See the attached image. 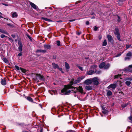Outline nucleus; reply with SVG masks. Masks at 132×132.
I'll list each match as a JSON object with an SVG mask.
<instances>
[{
    "instance_id": "f257e3e1",
    "label": "nucleus",
    "mask_w": 132,
    "mask_h": 132,
    "mask_svg": "<svg viewBox=\"0 0 132 132\" xmlns=\"http://www.w3.org/2000/svg\"><path fill=\"white\" fill-rule=\"evenodd\" d=\"M71 86L72 85L70 84L65 85L64 88L61 90V92L62 95H68L69 94L71 91L70 90H68L69 89H71V90L74 91L75 93L77 92V87H73Z\"/></svg>"
},
{
    "instance_id": "f03ea898",
    "label": "nucleus",
    "mask_w": 132,
    "mask_h": 132,
    "mask_svg": "<svg viewBox=\"0 0 132 132\" xmlns=\"http://www.w3.org/2000/svg\"><path fill=\"white\" fill-rule=\"evenodd\" d=\"M44 78L43 75L39 74H37L36 75L35 80L37 82H39L42 81H44Z\"/></svg>"
},
{
    "instance_id": "7ed1b4c3",
    "label": "nucleus",
    "mask_w": 132,
    "mask_h": 132,
    "mask_svg": "<svg viewBox=\"0 0 132 132\" xmlns=\"http://www.w3.org/2000/svg\"><path fill=\"white\" fill-rule=\"evenodd\" d=\"M115 31L114 32V34L116 35L117 36L118 39L119 41H121V40L120 38V35L118 29V28H116L115 29Z\"/></svg>"
},
{
    "instance_id": "20e7f679",
    "label": "nucleus",
    "mask_w": 132,
    "mask_h": 132,
    "mask_svg": "<svg viewBox=\"0 0 132 132\" xmlns=\"http://www.w3.org/2000/svg\"><path fill=\"white\" fill-rule=\"evenodd\" d=\"M98 80L97 78L94 77L92 79V82H93L94 84L95 85H98Z\"/></svg>"
},
{
    "instance_id": "39448f33",
    "label": "nucleus",
    "mask_w": 132,
    "mask_h": 132,
    "mask_svg": "<svg viewBox=\"0 0 132 132\" xmlns=\"http://www.w3.org/2000/svg\"><path fill=\"white\" fill-rule=\"evenodd\" d=\"M132 56L131 53L129 52L126 54V57L125 58V60H129L130 59V57Z\"/></svg>"
},
{
    "instance_id": "423d86ee",
    "label": "nucleus",
    "mask_w": 132,
    "mask_h": 132,
    "mask_svg": "<svg viewBox=\"0 0 132 132\" xmlns=\"http://www.w3.org/2000/svg\"><path fill=\"white\" fill-rule=\"evenodd\" d=\"M92 82V79H89L85 80L84 83L85 84L88 85L91 84Z\"/></svg>"
},
{
    "instance_id": "0eeeda50",
    "label": "nucleus",
    "mask_w": 132,
    "mask_h": 132,
    "mask_svg": "<svg viewBox=\"0 0 132 132\" xmlns=\"http://www.w3.org/2000/svg\"><path fill=\"white\" fill-rule=\"evenodd\" d=\"M116 87V84H111L107 88L110 89H111L112 88V89H114Z\"/></svg>"
},
{
    "instance_id": "6e6552de",
    "label": "nucleus",
    "mask_w": 132,
    "mask_h": 132,
    "mask_svg": "<svg viewBox=\"0 0 132 132\" xmlns=\"http://www.w3.org/2000/svg\"><path fill=\"white\" fill-rule=\"evenodd\" d=\"M11 15L12 17L13 18L17 17L18 15V13L16 12H11Z\"/></svg>"
},
{
    "instance_id": "1a4fd4ad",
    "label": "nucleus",
    "mask_w": 132,
    "mask_h": 132,
    "mask_svg": "<svg viewBox=\"0 0 132 132\" xmlns=\"http://www.w3.org/2000/svg\"><path fill=\"white\" fill-rule=\"evenodd\" d=\"M77 92L78 91L80 93H82L83 92V90L81 86H79L77 87Z\"/></svg>"
},
{
    "instance_id": "9d476101",
    "label": "nucleus",
    "mask_w": 132,
    "mask_h": 132,
    "mask_svg": "<svg viewBox=\"0 0 132 132\" xmlns=\"http://www.w3.org/2000/svg\"><path fill=\"white\" fill-rule=\"evenodd\" d=\"M79 82L78 81V80L77 79L76 80H75L74 81L72 80L70 82V84L71 85H72L73 84H76Z\"/></svg>"
},
{
    "instance_id": "9b49d317",
    "label": "nucleus",
    "mask_w": 132,
    "mask_h": 132,
    "mask_svg": "<svg viewBox=\"0 0 132 132\" xmlns=\"http://www.w3.org/2000/svg\"><path fill=\"white\" fill-rule=\"evenodd\" d=\"M19 47L18 49L21 52L22 51V44L20 42H18Z\"/></svg>"
},
{
    "instance_id": "f8f14e48",
    "label": "nucleus",
    "mask_w": 132,
    "mask_h": 132,
    "mask_svg": "<svg viewBox=\"0 0 132 132\" xmlns=\"http://www.w3.org/2000/svg\"><path fill=\"white\" fill-rule=\"evenodd\" d=\"M95 73L94 70H90L86 72V74L88 75H90L93 74Z\"/></svg>"
},
{
    "instance_id": "ddd939ff",
    "label": "nucleus",
    "mask_w": 132,
    "mask_h": 132,
    "mask_svg": "<svg viewBox=\"0 0 132 132\" xmlns=\"http://www.w3.org/2000/svg\"><path fill=\"white\" fill-rule=\"evenodd\" d=\"M30 5L34 9H37L38 8L36 6V5L33 3L30 2Z\"/></svg>"
},
{
    "instance_id": "4468645a",
    "label": "nucleus",
    "mask_w": 132,
    "mask_h": 132,
    "mask_svg": "<svg viewBox=\"0 0 132 132\" xmlns=\"http://www.w3.org/2000/svg\"><path fill=\"white\" fill-rule=\"evenodd\" d=\"M1 83L2 85H5L6 84V81L4 79H2Z\"/></svg>"
},
{
    "instance_id": "2eb2a0df",
    "label": "nucleus",
    "mask_w": 132,
    "mask_h": 132,
    "mask_svg": "<svg viewBox=\"0 0 132 132\" xmlns=\"http://www.w3.org/2000/svg\"><path fill=\"white\" fill-rule=\"evenodd\" d=\"M52 65H53V67L54 69H55L57 68H58V65L57 64H55V63H52Z\"/></svg>"
},
{
    "instance_id": "dca6fc26",
    "label": "nucleus",
    "mask_w": 132,
    "mask_h": 132,
    "mask_svg": "<svg viewBox=\"0 0 132 132\" xmlns=\"http://www.w3.org/2000/svg\"><path fill=\"white\" fill-rule=\"evenodd\" d=\"M46 52V51L45 50H36L37 53L42 52L45 53Z\"/></svg>"
},
{
    "instance_id": "f3484780",
    "label": "nucleus",
    "mask_w": 132,
    "mask_h": 132,
    "mask_svg": "<svg viewBox=\"0 0 132 132\" xmlns=\"http://www.w3.org/2000/svg\"><path fill=\"white\" fill-rule=\"evenodd\" d=\"M85 77V76H81L78 77L77 78V79L80 82L81 80L84 78Z\"/></svg>"
},
{
    "instance_id": "a211bd4d",
    "label": "nucleus",
    "mask_w": 132,
    "mask_h": 132,
    "mask_svg": "<svg viewBox=\"0 0 132 132\" xmlns=\"http://www.w3.org/2000/svg\"><path fill=\"white\" fill-rule=\"evenodd\" d=\"M105 65V63L104 62H103L101 63L99 65V67L100 68H102L103 67H104Z\"/></svg>"
},
{
    "instance_id": "6ab92c4d",
    "label": "nucleus",
    "mask_w": 132,
    "mask_h": 132,
    "mask_svg": "<svg viewBox=\"0 0 132 132\" xmlns=\"http://www.w3.org/2000/svg\"><path fill=\"white\" fill-rule=\"evenodd\" d=\"M44 48L46 50L50 48L51 47L50 45H44Z\"/></svg>"
},
{
    "instance_id": "aec40b11",
    "label": "nucleus",
    "mask_w": 132,
    "mask_h": 132,
    "mask_svg": "<svg viewBox=\"0 0 132 132\" xmlns=\"http://www.w3.org/2000/svg\"><path fill=\"white\" fill-rule=\"evenodd\" d=\"M107 38L108 39V40L110 41H111L112 40V37L110 35H108L107 36Z\"/></svg>"
},
{
    "instance_id": "412c9836",
    "label": "nucleus",
    "mask_w": 132,
    "mask_h": 132,
    "mask_svg": "<svg viewBox=\"0 0 132 132\" xmlns=\"http://www.w3.org/2000/svg\"><path fill=\"white\" fill-rule=\"evenodd\" d=\"M65 67L67 69H69L70 68V67L69 64L67 62H65Z\"/></svg>"
},
{
    "instance_id": "4be33fe9",
    "label": "nucleus",
    "mask_w": 132,
    "mask_h": 132,
    "mask_svg": "<svg viewBox=\"0 0 132 132\" xmlns=\"http://www.w3.org/2000/svg\"><path fill=\"white\" fill-rule=\"evenodd\" d=\"M0 32L2 33L5 34L7 35L8 34V33L7 32L3 29H0Z\"/></svg>"
},
{
    "instance_id": "5701e85b",
    "label": "nucleus",
    "mask_w": 132,
    "mask_h": 132,
    "mask_svg": "<svg viewBox=\"0 0 132 132\" xmlns=\"http://www.w3.org/2000/svg\"><path fill=\"white\" fill-rule=\"evenodd\" d=\"M85 88L86 90H89L92 89V87L89 86H88L86 87Z\"/></svg>"
},
{
    "instance_id": "b1692460",
    "label": "nucleus",
    "mask_w": 132,
    "mask_h": 132,
    "mask_svg": "<svg viewBox=\"0 0 132 132\" xmlns=\"http://www.w3.org/2000/svg\"><path fill=\"white\" fill-rule=\"evenodd\" d=\"M110 65L109 64H107L105 65H105L104 66V69H107L109 68L110 67Z\"/></svg>"
},
{
    "instance_id": "393cba45",
    "label": "nucleus",
    "mask_w": 132,
    "mask_h": 132,
    "mask_svg": "<svg viewBox=\"0 0 132 132\" xmlns=\"http://www.w3.org/2000/svg\"><path fill=\"white\" fill-rule=\"evenodd\" d=\"M27 99L29 101H30L31 102H33V99L30 97L28 96L27 97Z\"/></svg>"
},
{
    "instance_id": "a878e982",
    "label": "nucleus",
    "mask_w": 132,
    "mask_h": 132,
    "mask_svg": "<svg viewBox=\"0 0 132 132\" xmlns=\"http://www.w3.org/2000/svg\"><path fill=\"white\" fill-rule=\"evenodd\" d=\"M107 43L106 40L105 39L104 40L102 46H106L107 45Z\"/></svg>"
},
{
    "instance_id": "bb28decb",
    "label": "nucleus",
    "mask_w": 132,
    "mask_h": 132,
    "mask_svg": "<svg viewBox=\"0 0 132 132\" xmlns=\"http://www.w3.org/2000/svg\"><path fill=\"white\" fill-rule=\"evenodd\" d=\"M42 19L45 21H49V22H51V21H52L50 19H48L47 18H43V17L42 18Z\"/></svg>"
},
{
    "instance_id": "cd10ccee",
    "label": "nucleus",
    "mask_w": 132,
    "mask_h": 132,
    "mask_svg": "<svg viewBox=\"0 0 132 132\" xmlns=\"http://www.w3.org/2000/svg\"><path fill=\"white\" fill-rule=\"evenodd\" d=\"M125 83L127 85L129 86L131 84V82L129 81H127L125 82Z\"/></svg>"
},
{
    "instance_id": "c85d7f7f",
    "label": "nucleus",
    "mask_w": 132,
    "mask_h": 132,
    "mask_svg": "<svg viewBox=\"0 0 132 132\" xmlns=\"http://www.w3.org/2000/svg\"><path fill=\"white\" fill-rule=\"evenodd\" d=\"M112 92L110 91L109 90L107 93V95L108 96H110L111 95H112Z\"/></svg>"
},
{
    "instance_id": "c756f323",
    "label": "nucleus",
    "mask_w": 132,
    "mask_h": 132,
    "mask_svg": "<svg viewBox=\"0 0 132 132\" xmlns=\"http://www.w3.org/2000/svg\"><path fill=\"white\" fill-rule=\"evenodd\" d=\"M20 69L22 72L24 73L26 72V70L25 69H23L21 68H20Z\"/></svg>"
},
{
    "instance_id": "7c9ffc66",
    "label": "nucleus",
    "mask_w": 132,
    "mask_h": 132,
    "mask_svg": "<svg viewBox=\"0 0 132 132\" xmlns=\"http://www.w3.org/2000/svg\"><path fill=\"white\" fill-rule=\"evenodd\" d=\"M120 75H115L114 76L115 79L119 77H120L121 76Z\"/></svg>"
},
{
    "instance_id": "2f4dec72",
    "label": "nucleus",
    "mask_w": 132,
    "mask_h": 132,
    "mask_svg": "<svg viewBox=\"0 0 132 132\" xmlns=\"http://www.w3.org/2000/svg\"><path fill=\"white\" fill-rule=\"evenodd\" d=\"M15 68H16V69L17 70H19L20 69V68L17 65H15Z\"/></svg>"
},
{
    "instance_id": "473e14b6",
    "label": "nucleus",
    "mask_w": 132,
    "mask_h": 132,
    "mask_svg": "<svg viewBox=\"0 0 132 132\" xmlns=\"http://www.w3.org/2000/svg\"><path fill=\"white\" fill-rule=\"evenodd\" d=\"M77 66L80 70L82 71H83V68L82 67H80V66L78 65H77Z\"/></svg>"
},
{
    "instance_id": "72a5a7b5",
    "label": "nucleus",
    "mask_w": 132,
    "mask_h": 132,
    "mask_svg": "<svg viewBox=\"0 0 132 132\" xmlns=\"http://www.w3.org/2000/svg\"><path fill=\"white\" fill-rule=\"evenodd\" d=\"M3 60L6 63H7L8 62V61L7 60L6 58H4Z\"/></svg>"
},
{
    "instance_id": "f704fd0d",
    "label": "nucleus",
    "mask_w": 132,
    "mask_h": 132,
    "mask_svg": "<svg viewBox=\"0 0 132 132\" xmlns=\"http://www.w3.org/2000/svg\"><path fill=\"white\" fill-rule=\"evenodd\" d=\"M5 37H6V36L5 35H4L2 34V35H1V37L2 38H3Z\"/></svg>"
},
{
    "instance_id": "c9c22d12",
    "label": "nucleus",
    "mask_w": 132,
    "mask_h": 132,
    "mask_svg": "<svg viewBox=\"0 0 132 132\" xmlns=\"http://www.w3.org/2000/svg\"><path fill=\"white\" fill-rule=\"evenodd\" d=\"M95 72V73H96V74H99L101 73V71H96Z\"/></svg>"
},
{
    "instance_id": "e433bc0d",
    "label": "nucleus",
    "mask_w": 132,
    "mask_h": 132,
    "mask_svg": "<svg viewBox=\"0 0 132 132\" xmlns=\"http://www.w3.org/2000/svg\"><path fill=\"white\" fill-rule=\"evenodd\" d=\"M127 105L126 104H124L122 105L121 106L122 108H125L126 106Z\"/></svg>"
},
{
    "instance_id": "4c0bfd02",
    "label": "nucleus",
    "mask_w": 132,
    "mask_h": 132,
    "mask_svg": "<svg viewBox=\"0 0 132 132\" xmlns=\"http://www.w3.org/2000/svg\"><path fill=\"white\" fill-rule=\"evenodd\" d=\"M56 42L57 43V45L58 46H59L60 45V42L59 41H57Z\"/></svg>"
},
{
    "instance_id": "58836bf2",
    "label": "nucleus",
    "mask_w": 132,
    "mask_h": 132,
    "mask_svg": "<svg viewBox=\"0 0 132 132\" xmlns=\"http://www.w3.org/2000/svg\"><path fill=\"white\" fill-rule=\"evenodd\" d=\"M98 29L97 27L96 26H95L94 29V30L95 31H96Z\"/></svg>"
},
{
    "instance_id": "ea45409f",
    "label": "nucleus",
    "mask_w": 132,
    "mask_h": 132,
    "mask_svg": "<svg viewBox=\"0 0 132 132\" xmlns=\"http://www.w3.org/2000/svg\"><path fill=\"white\" fill-rule=\"evenodd\" d=\"M131 121H132V116H131L128 118Z\"/></svg>"
},
{
    "instance_id": "a19ab883",
    "label": "nucleus",
    "mask_w": 132,
    "mask_h": 132,
    "mask_svg": "<svg viewBox=\"0 0 132 132\" xmlns=\"http://www.w3.org/2000/svg\"><path fill=\"white\" fill-rule=\"evenodd\" d=\"M27 37L31 40H32L31 37L29 36L28 35H27Z\"/></svg>"
},
{
    "instance_id": "79ce46f5",
    "label": "nucleus",
    "mask_w": 132,
    "mask_h": 132,
    "mask_svg": "<svg viewBox=\"0 0 132 132\" xmlns=\"http://www.w3.org/2000/svg\"><path fill=\"white\" fill-rule=\"evenodd\" d=\"M60 71H62V68H59V67H58V68H57Z\"/></svg>"
},
{
    "instance_id": "37998d69",
    "label": "nucleus",
    "mask_w": 132,
    "mask_h": 132,
    "mask_svg": "<svg viewBox=\"0 0 132 132\" xmlns=\"http://www.w3.org/2000/svg\"><path fill=\"white\" fill-rule=\"evenodd\" d=\"M22 55V53H20L18 54V55L19 56H21Z\"/></svg>"
},
{
    "instance_id": "c03bdc74",
    "label": "nucleus",
    "mask_w": 132,
    "mask_h": 132,
    "mask_svg": "<svg viewBox=\"0 0 132 132\" xmlns=\"http://www.w3.org/2000/svg\"><path fill=\"white\" fill-rule=\"evenodd\" d=\"M2 4L4 5L5 6H8V4H4V3H2Z\"/></svg>"
},
{
    "instance_id": "a18cd8bd",
    "label": "nucleus",
    "mask_w": 132,
    "mask_h": 132,
    "mask_svg": "<svg viewBox=\"0 0 132 132\" xmlns=\"http://www.w3.org/2000/svg\"><path fill=\"white\" fill-rule=\"evenodd\" d=\"M127 80H132V78H128Z\"/></svg>"
},
{
    "instance_id": "49530a36",
    "label": "nucleus",
    "mask_w": 132,
    "mask_h": 132,
    "mask_svg": "<svg viewBox=\"0 0 132 132\" xmlns=\"http://www.w3.org/2000/svg\"><path fill=\"white\" fill-rule=\"evenodd\" d=\"M89 24V21H87L86 22V24L88 25Z\"/></svg>"
},
{
    "instance_id": "de8ad7c7",
    "label": "nucleus",
    "mask_w": 132,
    "mask_h": 132,
    "mask_svg": "<svg viewBox=\"0 0 132 132\" xmlns=\"http://www.w3.org/2000/svg\"><path fill=\"white\" fill-rule=\"evenodd\" d=\"M12 36L13 38H15V36L14 35H11Z\"/></svg>"
},
{
    "instance_id": "09e8293b",
    "label": "nucleus",
    "mask_w": 132,
    "mask_h": 132,
    "mask_svg": "<svg viewBox=\"0 0 132 132\" xmlns=\"http://www.w3.org/2000/svg\"><path fill=\"white\" fill-rule=\"evenodd\" d=\"M128 67L129 68H132V64L131 65H129V66Z\"/></svg>"
},
{
    "instance_id": "8fccbe9b",
    "label": "nucleus",
    "mask_w": 132,
    "mask_h": 132,
    "mask_svg": "<svg viewBox=\"0 0 132 132\" xmlns=\"http://www.w3.org/2000/svg\"><path fill=\"white\" fill-rule=\"evenodd\" d=\"M75 20H69V21L70 22H72L74 21Z\"/></svg>"
},
{
    "instance_id": "3c124183",
    "label": "nucleus",
    "mask_w": 132,
    "mask_h": 132,
    "mask_svg": "<svg viewBox=\"0 0 132 132\" xmlns=\"http://www.w3.org/2000/svg\"><path fill=\"white\" fill-rule=\"evenodd\" d=\"M39 105L42 108V105L41 104H39Z\"/></svg>"
},
{
    "instance_id": "603ef678",
    "label": "nucleus",
    "mask_w": 132,
    "mask_h": 132,
    "mask_svg": "<svg viewBox=\"0 0 132 132\" xmlns=\"http://www.w3.org/2000/svg\"><path fill=\"white\" fill-rule=\"evenodd\" d=\"M118 19H120V18L119 17V16H118ZM120 21V20H119V21Z\"/></svg>"
},
{
    "instance_id": "864d4df0",
    "label": "nucleus",
    "mask_w": 132,
    "mask_h": 132,
    "mask_svg": "<svg viewBox=\"0 0 132 132\" xmlns=\"http://www.w3.org/2000/svg\"><path fill=\"white\" fill-rule=\"evenodd\" d=\"M23 132H28V131H23Z\"/></svg>"
},
{
    "instance_id": "5fc2aeb1",
    "label": "nucleus",
    "mask_w": 132,
    "mask_h": 132,
    "mask_svg": "<svg viewBox=\"0 0 132 132\" xmlns=\"http://www.w3.org/2000/svg\"><path fill=\"white\" fill-rule=\"evenodd\" d=\"M0 18H3V17L2 15H0Z\"/></svg>"
},
{
    "instance_id": "6e6d98bb",
    "label": "nucleus",
    "mask_w": 132,
    "mask_h": 132,
    "mask_svg": "<svg viewBox=\"0 0 132 132\" xmlns=\"http://www.w3.org/2000/svg\"><path fill=\"white\" fill-rule=\"evenodd\" d=\"M101 37H99V39H101Z\"/></svg>"
},
{
    "instance_id": "4d7b16f0",
    "label": "nucleus",
    "mask_w": 132,
    "mask_h": 132,
    "mask_svg": "<svg viewBox=\"0 0 132 132\" xmlns=\"http://www.w3.org/2000/svg\"><path fill=\"white\" fill-rule=\"evenodd\" d=\"M97 67V66H94V65L93 66V67Z\"/></svg>"
},
{
    "instance_id": "13d9d810",
    "label": "nucleus",
    "mask_w": 132,
    "mask_h": 132,
    "mask_svg": "<svg viewBox=\"0 0 132 132\" xmlns=\"http://www.w3.org/2000/svg\"><path fill=\"white\" fill-rule=\"evenodd\" d=\"M61 72L62 73H64V72L62 70V71H61Z\"/></svg>"
},
{
    "instance_id": "bf43d9fd",
    "label": "nucleus",
    "mask_w": 132,
    "mask_h": 132,
    "mask_svg": "<svg viewBox=\"0 0 132 132\" xmlns=\"http://www.w3.org/2000/svg\"><path fill=\"white\" fill-rule=\"evenodd\" d=\"M0 14H1V15L2 14V13H1V12H0Z\"/></svg>"
},
{
    "instance_id": "052dcab7",
    "label": "nucleus",
    "mask_w": 132,
    "mask_h": 132,
    "mask_svg": "<svg viewBox=\"0 0 132 132\" xmlns=\"http://www.w3.org/2000/svg\"><path fill=\"white\" fill-rule=\"evenodd\" d=\"M94 18H94V17H92V19H94Z\"/></svg>"
},
{
    "instance_id": "680f3d73",
    "label": "nucleus",
    "mask_w": 132,
    "mask_h": 132,
    "mask_svg": "<svg viewBox=\"0 0 132 132\" xmlns=\"http://www.w3.org/2000/svg\"><path fill=\"white\" fill-rule=\"evenodd\" d=\"M78 35H80V34L78 33Z\"/></svg>"
},
{
    "instance_id": "e2e57ef3",
    "label": "nucleus",
    "mask_w": 132,
    "mask_h": 132,
    "mask_svg": "<svg viewBox=\"0 0 132 132\" xmlns=\"http://www.w3.org/2000/svg\"><path fill=\"white\" fill-rule=\"evenodd\" d=\"M7 24L8 25H9V24Z\"/></svg>"
},
{
    "instance_id": "0e129e2a",
    "label": "nucleus",
    "mask_w": 132,
    "mask_h": 132,
    "mask_svg": "<svg viewBox=\"0 0 132 132\" xmlns=\"http://www.w3.org/2000/svg\"><path fill=\"white\" fill-rule=\"evenodd\" d=\"M4 18V19H5V18Z\"/></svg>"
},
{
    "instance_id": "69168bd1",
    "label": "nucleus",
    "mask_w": 132,
    "mask_h": 132,
    "mask_svg": "<svg viewBox=\"0 0 132 132\" xmlns=\"http://www.w3.org/2000/svg\"><path fill=\"white\" fill-rule=\"evenodd\" d=\"M40 132H42V131H40Z\"/></svg>"
},
{
    "instance_id": "338daca9",
    "label": "nucleus",
    "mask_w": 132,
    "mask_h": 132,
    "mask_svg": "<svg viewBox=\"0 0 132 132\" xmlns=\"http://www.w3.org/2000/svg\"><path fill=\"white\" fill-rule=\"evenodd\" d=\"M40 132H42V131H40Z\"/></svg>"
}]
</instances>
